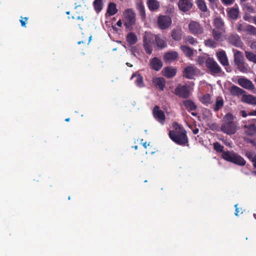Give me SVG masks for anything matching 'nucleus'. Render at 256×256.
I'll return each instance as SVG.
<instances>
[{
	"mask_svg": "<svg viewBox=\"0 0 256 256\" xmlns=\"http://www.w3.org/2000/svg\"><path fill=\"white\" fill-rule=\"evenodd\" d=\"M152 114L156 120L161 124H164L166 120V116L164 112L160 109L158 106H156L154 107Z\"/></svg>",
	"mask_w": 256,
	"mask_h": 256,
	"instance_id": "obj_13",
	"label": "nucleus"
},
{
	"mask_svg": "<svg viewBox=\"0 0 256 256\" xmlns=\"http://www.w3.org/2000/svg\"><path fill=\"white\" fill-rule=\"evenodd\" d=\"M172 126L174 130H170L168 132L170 138L180 146H188V138L184 128L177 122H173Z\"/></svg>",
	"mask_w": 256,
	"mask_h": 256,
	"instance_id": "obj_1",
	"label": "nucleus"
},
{
	"mask_svg": "<svg viewBox=\"0 0 256 256\" xmlns=\"http://www.w3.org/2000/svg\"><path fill=\"white\" fill-rule=\"evenodd\" d=\"M204 44L206 46L214 48L216 46L217 42L212 39H208L204 41Z\"/></svg>",
	"mask_w": 256,
	"mask_h": 256,
	"instance_id": "obj_41",
	"label": "nucleus"
},
{
	"mask_svg": "<svg viewBox=\"0 0 256 256\" xmlns=\"http://www.w3.org/2000/svg\"><path fill=\"white\" fill-rule=\"evenodd\" d=\"M183 104L188 112L195 110L197 108L196 104L191 100L183 101Z\"/></svg>",
	"mask_w": 256,
	"mask_h": 256,
	"instance_id": "obj_29",
	"label": "nucleus"
},
{
	"mask_svg": "<svg viewBox=\"0 0 256 256\" xmlns=\"http://www.w3.org/2000/svg\"><path fill=\"white\" fill-rule=\"evenodd\" d=\"M149 66L152 70L158 72L162 68L163 63L160 58L154 57L150 60Z\"/></svg>",
	"mask_w": 256,
	"mask_h": 256,
	"instance_id": "obj_12",
	"label": "nucleus"
},
{
	"mask_svg": "<svg viewBox=\"0 0 256 256\" xmlns=\"http://www.w3.org/2000/svg\"><path fill=\"white\" fill-rule=\"evenodd\" d=\"M246 156L252 162L254 170L252 171V174L256 176V154L253 152H248L246 153Z\"/></svg>",
	"mask_w": 256,
	"mask_h": 256,
	"instance_id": "obj_23",
	"label": "nucleus"
},
{
	"mask_svg": "<svg viewBox=\"0 0 256 256\" xmlns=\"http://www.w3.org/2000/svg\"><path fill=\"white\" fill-rule=\"evenodd\" d=\"M253 22L254 23V24L256 25V16H254L253 18Z\"/></svg>",
	"mask_w": 256,
	"mask_h": 256,
	"instance_id": "obj_58",
	"label": "nucleus"
},
{
	"mask_svg": "<svg viewBox=\"0 0 256 256\" xmlns=\"http://www.w3.org/2000/svg\"><path fill=\"white\" fill-rule=\"evenodd\" d=\"M242 100L248 104L256 105V97L251 94H244L242 98Z\"/></svg>",
	"mask_w": 256,
	"mask_h": 256,
	"instance_id": "obj_24",
	"label": "nucleus"
},
{
	"mask_svg": "<svg viewBox=\"0 0 256 256\" xmlns=\"http://www.w3.org/2000/svg\"><path fill=\"white\" fill-rule=\"evenodd\" d=\"M155 43L154 36L150 34L145 35L143 38V46L146 52L150 54L152 52V45Z\"/></svg>",
	"mask_w": 256,
	"mask_h": 256,
	"instance_id": "obj_7",
	"label": "nucleus"
},
{
	"mask_svg": "<svg viewBox=\"0 0 256 256\" xmlns=\"http://www.w3.org/2000/svg\"><path fill=\"white\" fill-rule=\"evenodd\" d=\"M178 4L179 9L184 12L189 11L193 6L190 0H180Z\"/></svg>",
	"mask_w": 256,
	"mask_h": 256,
	"instance_id": "obj_14",
	"label": "nucleus"
},
{
	"mask_svg": "<svg viewBox=\"0 0 256 256\" xmlns=\"http://www.w3.org/2000/svg\"><path fill=\"white\" fill-rule=\"evenodd\" d=\"M136 8L138 10L140 16L141 18L144 20L146 18V14L145 8L142 2H140L136 4Z\"/></svg>",
	"mask_w": 256,
	"mask_h": 256,
	"instance_id": "obj_33",
	"label": "nucleus"
},
{
	"mask_svg": "<svg viewBox=\"0 0 256 256\" xmlns=\"http://www.w3.org/2000/svg\"><path fill=\"white\" fill-rule=\"evenodd\" d=\"M182 34L180 28H174L171 32V36L174 40L178 41L182 39Z\"/></svg>",
	"mask_w": 256,
	"mask_h": 256,
	"instance_id": "obj_26",
	"label": "nucleus"
},
{
	"mask_svg": "<svg viewBox=\"0 0 256 256\" xmlns=\"http://www.w3.org/2000/svg\"><path fill=\"white\" fill-rule=\"evenodd\" d=\"M228 41L236 47H240L242 44L240 38L238 34H232L229 36Z\"/></svg>",
	"mask_w": 256,
	"mask_h": 256,
	"instance_id": "obj_21",
	"label": "nucleus"
},
{
	"mask_svg": "<svg viewBox=\"0 0 256 256\" xmlns=\"http://www.w3.org/2000/svg\"><path fill=\"white\" fill-rule=\"evenodd\" d=\"M136 14L131 8L126 10L124 12V26L128 28L136 24Z\"/></svg>",
	"mask_w": 256,
	"mask_h": 256,
	"instance_id": "obj_5",
	"label": "nucleus"
},
{
	"mask_svg": "<svg viewBox=\"0 0 256 256\" xmlns=\"http://www.w3.org/2000/svg\"><path fill=\"white\" fill-rule=\"evenodd\" d=\"M199 132V129L198 128H196L192 130L193 134H197Z\"/></svg>",
	"mask_w": 256,
	"mask_h": 256,
	"instance_id": "obj_54",
	"label": "nucleus"
},
{
	"mask_svg": "<svg viewBox=\"0 0 256 256\" xmlns=\"http://www.w3.org/2000/svg\"><path fill=\"white\" fill-rule=\"evenodd\" d=\"M222 3L226 6H230L232 4L234 0H221Z\"/></svg>",
	"mask_w": 256,
	"mask_h": 256,
	"instance_id": "obj_49",
	"label": "nucleus"
},
{
	"mask_svg": "<svg viewBox=\"0 0 256 256\" xmlns=\"http://www.w3.org/2000/svg\"><path fill=\"white\" fill-rule=\"evenodd\" d=\"M245 54L246 58L250 62L252 61L256 54L250 52H246Z\"/></svg>",
	"mask_w": 256,
	"mask_h": 256,
	"instance_id": "obj_46",
	"label": "nucleus"
},
{
	"mask_svg": "<svg viewBox=\"0 0 256 256\" xmlns=\"http://www.w3.org/2000/svg\"><path fill=\"white\" fill-rule=\"evenodd\" d=\"M248 116H256V110L253 112H250Z\"/></svg>",
	"mask_w": 256,
	"mask_h": 256,
	"instance_id": "obj_55",
	"label": "nucleus"
},
{
	"mask_svg": "<svg viewBox=\"0 0 256 256\" xmlns=\"http://www.w3.org/2000/svg\"><path fill=\"white\" fill-rule=\"evenodd\" d=\"M174 94L180 98H188L190 96V88L186 84H178L174 89Z\"/></svg>",
	"mask_w": 256,
	"mask_h": 256,
	"instance_id": "obj_10",
	"label": "nucleus"
},
{
	"mask_svg": "<svg viewBox=\"0 0 256 256\" xmlns=\"http://www.w3.org/2000/svg\"><path fill=\"white\" fill-rule=\"evenodd\" d=\"M248 24L246 23H238L237 24V30L239 32H246L247 26Z\"/></svg>",
	"mask_w": 256,
	"mask_h": 256,
	"instance_id": "obj_40",
	"label": "nucleus"
},
{
	"mask_svg": "<svg viewBox=\"0 0 256 256\" xmlns=\"http://www.w3.org/2000/svg\"><path fill=\"white\" fill-rule=\"evenodd\" d=\"M152 83L160 91H163L166 86V81L164 78L156 77L153 78Z\"/></svg>",
	"mask_w": 256,
	"mask_h": 256,
	"instance_id": "obj_18",
	"label": "nucleus"
},
{
	"mask_svg": "<svg viewBox=\"0 0 256 256\" xmlns=\"http://www.w3.org/2000/svg\"><path fill=\"white\" fill-rule=\"evenodd\" d=\"M251 48L256 52V40L253 42L251 44Z\"/></svg>",
	"mask_w": 256,
	"mask_h": 256,
	"instance_id": "obj_50",
	"label": "nucleus"
},
{
	"mask_svg": "<svg viewBox=\"0 0 256 256\" xmlns=\"http://www.w3.org/2000/svg\"><path fill=\"white\" fill-rule=\"evenodd\" d=\"M214 148L218 152H222L223 154V152H224V146L221 145L218 142H216L214 144Z\"/></svg>",
	"mask_w": 256,
	"mask_h": 256,
	"instance_id": "obj_42",
	"label": "nucleus"
},
{
	"mask_svg": "<svg viewBox=\"0 0 256 256\" xmlns=\"http://www.w3.org/2000/svg\"><path fill=\"white\" fill-rule=\"evenodd\" d=\"M210 4H215L218 1V0H208Z\"/></svg>",
	"mask_w": 256,
	"mask_h": 256,
	"instance_id": "obj_57",
	"label": "nucleus"
},
{
	"mask_svg": "<svg viewBox=\"0 0 256 256\" xmlns=\"http://www.w3.org/2000/svg\"><path fill=\"white\" fill-rule=\"evenodd\" d=\"M126 65L128 66H130V67L132 66V65L128 62L126 63Z\"/></svg>",
	"mask_w": 256,
	"mask_h": 256,
	"instance_id": "obj_61",
	"label": "nucleus"
},
{
	"mask_svg": "<svg viewBox=\"0 0 256 256\" xmlns=\"http://www.w3.org/2000/svg\"><path fill=\"white\" fill-rule=\"evenodd\" d=\"M238 9L235 8H232L228 11V16L233 20H236L238 18Z\"/></svg>",
	"mask_w": 256,
	"mask_h": 256,
	"instance_id": "obj_35",
	"label": "nucleus"
},
{
	"mask_svg": "<svg viewBox=\"0 0 256 256\" xmlns=\"http://www.w3.org/2000/svg\"><path fill=\"white\" fill-rule=\"evenodd\" d=\"M143 146H144L146 148V142H144V144H143Z\"/></svg>",
	"mask_w": 256,
	"mask_h": 256,
	"instance_id": "obj_64",
	"label": "nucleus"
},
{
	"mask_svg": "<svg viewBox=\"0 0 256 256\" xmlns=\"http://www.w3.org/2000/svg\"><path fill=\"white\" fill-rule=\"evenodd\" d=\"M21 19L20 20V22L21 24V26L22 27H26V22L28 21V17L23 18L22 16L20 17Z\"/></svg>",
	"mask_w": 256,
	"mask_h": 256,
	"instance_id": "obj_47",
	"label": "nucleus"
},
{
	"mask_svg": "<svg viewBox=\"0 0 256 256\" xmlns=\"http://www.w3.org/2000/svg\"><path fill=\"white\" fill-rule=\"evenodd\" d=\"M70 118H66L65 120V121H66V122H69V121H70Z\"/></svg>",
	"mask_w": 256,
	"mask_h": 256,
	"instance_id": "obj_62",
	"label": "nucleus"
},
{
	"mask_svg": "<svg viewBox=\"0 0 256 256\" xmlns=\"http://www.w3.org/2000/svg\"><path fill=\"white\" fill-rule=\"evenodd\" d=\"M213 24L214 28L212 30V36L214 40L218 41L225 32L224 23L221 18L217 17L214 20Z\"/></svg>",
	"mask_w": 256,
	"mask_h": 256,
	"instance_id": "obj_4",
	"label": "nucleus"
},
{
	"mask_svg": "<svg viewBox=\"0 0 256 256\" xmlns=\"http://www.w3.org/2000/svg\"><path fill=\"white\" fill-rule=\"evenodd\" d=\"M220 129L223 132L231 135L236 132V126L235 122H223Z\"/></svg>",
	"mask_w": 256,
	"mask_h": 256,
	"instance_id": "obj_11",
	"label": "nucleus"
},
{
	"mask_svg": "<svg viewBox=\"0 0 256 256\" xmlns=\"http://www.w3.org/2000/svg\"><path fill=\"white\" fill-rule=\"evenodd\" d=\"M246 32L250 35L256 36V28L252 25L248 24L247 26Z\"/></svg>",
	"mask_w": 256,
	"mask_h": 256,
	"instance_id": "obj_43",
	"label": "nucleus"
},
{
	"mask_svg": "<svg viewBox=\"0 0 256 256\" xmlns=\"http://www.w3.org/2000/svg\"><path fill=\"white\" fill-rule=\"evenodd\" d=\"M163 76L165 77L170 78L174 77L176 74V68L172 66L165 67L162 70Z\"/></svg>",
	"mask_w": 256,
	"mask_h": 256,
	"instance_id": "obj_19",
	"label": "nucleus"
},
{
	"mask_svg": "<svg viewBox=\"0 0 256 256\" xmlns=\"http://www.w3.org/2000/svg\"><path fill=\"white\" fill-rule=\"evenodd\" d=\"M180 49L184 54L188 57H190L194 54L193 50L189 46H180Z\"/></svg>",
	"mask_w": 256,
	"mask_h": 256,
	"instance_id": "obj_37",
	"label": "nucleus"
},
{
	"mask_svg": "<svg viewBox=\"0 0 256 256\" xmlns=\"http://www.w3.org/2000/svg\"><path fill=\"white\" fill-rule=\"evenodd\" d=\"M196 4L198 8L203 12H206L208 10L206 3L204 0H197Z\"/></svg>",
	"mask_w": 256,
	"mask_h": 256,
	"instance_id": "obj_38",
	"label": "nucleus"
},
{
	"mask_svg": "<svg viewBox=\"0 0 256 256\" xmlns=\"http://www.w3.org/2000/svg\"><path fill=\"white\" fill-rule=\"evenodd\" d=\"M92 5L94 10L98 14L103 8L104 3L102 0H94Z\"/></svg>",
	"mask_w": 256,
	"mask_h": 256,
	"instance_id": "obj_31",
	"label": "nucleus"
},
{
	"mask_svg": "<svg viewBox=\"0 0 256 256\" xmlns=\"http://www.w3.org/2000/svg\"><path fill=\"white\" fill-rule=\"evenodd\" d=\"M184 76L188 79H192L195 74L194 68L191 66L186 67L184 72Z\"/></svg>",
	"mask_w": 256,
	"mask_h": 256,
	"instance_id": "obj_28",
	"label": "nucleus"
},
{
	"mask_svg": "<svg viewBox=\"0 0 256 256\" xmlns=\"http://www.w3.org/2000/svg\"><path fill=\"white\" fill-rule=\"evenodd\" d=\"M218 60L224 66H228L229 62L225 51L222 50L216 53Z\"/></svg>",
	"mask_w": 256,
	"mask_h": 256,
	"instance_id": "obj_20",
	"label": "nucleus"
},
{
	"mask_svg": "<svg viewBox=\"0 0 256 256\" xmlns=\"http://www.w3.org/2000/svg\"><path fill=\"white\" fill-rule=\"evenodd\" d=\"M82 43H84V42L83 41H80L78 42V44H82Z\"/></svg>",
	"mask_w": 256,
	"mask_h": 256,
	"instance_id": "obj_63",
	"label": "nucleus"
},
{
	"mask_svg": "<svg viewBox=\"0 0 256 256\" xmlns=\"http://www.w3.org/2000/svg\"><path fill=\"white\" fill-rule=\"evenodd\" d=\"M178 56V52L172 50L166 52L164 55L163 59L166 62H170L176 60Z\"/></svg>",
	"mask_w": 256,
	"mask_h": 256,
	"instance_id": "obj_16",
	"label": "nucleus"
},
{
	"mask_svg": "<svg viewBox=\"0 0 256 256\" xmlns=\"http://www.w3.org/2000/svg\"><path fill=\"white\" fill-rule=\"evenodd\" d=\"M210 96L209 94H206L203 96L201 98V102L204 104H208L210 103Z\"/></svg>",
	"mask_w": 256,
	"mask_h": 256,
	"instance_id": "obj_44",
	"label": "nucleus"
},
{
	"mask_svg": "<svg viewBox=\"0 0 256 256\" xmlns=\"http://www.w3.org/2000/svg\"><path fill=\"white\" fill-rule=\"evenodd\" d=\"M154 40L158 47L164 48L167 46V44L164 38L160 37L158 35H155Z\"/></svg>",
	"mask_w": 256,
	"mask_h": 256,
	"instance_id": "obj_27",
	"label": "nucleus"
},
{
	"mask_svg": "<svg viewBox=\"0 0 256 256\" xmlns=\"http://www.w3.org/2000/svg\"><path fill=\"white\" fill-rule=\"evenodd\" d=\"M234 62L237 68L241 72H246L248 70L247 66L244 63V58L242 53L237 50L234 54Z\"/></svg>",
	"mask_w": 256,
	"mask_h": 256,
	"instance_id": "obj_6",
	"label": "nucleus"
},
{
	"mask_svg": "<svg viewBox=\"0 0 256 256\" xmlns=\"http://www.w3.org/2000/svg\"><path fill=\"white\" fill-rule=\"evenodd\" d=\"M188 29L192 34L197 36H202L204 32L202 26L199 22L193 20L189 23Z\"/></svg>",
	"mask_w": 256,
	"mask_h": 256,
	"instance_id": "obj_9",
	"label": "nucleus"
},
{
	"mask_svg": "<svg viewBox=\"0 0 256 256\" xmlns=\"http://www.w3.org/2000/svg\"><path fill=\"white\" fill-rule=\"evenodd\" d=\"M116 25L119 26V27H121L122 26V22L121 21V20H119L117 22H116Z\"/></svg>",
	"mask_w": 256,
	"mask_h": 256,
	"instance_id": "obj_56",
	"label": "nucleus"
},
{
	"mask_svg": "<svg viewBox=\"0 0 256 256\" xmlns=\"http://www.w3.org/2000/svg\"><path fill=\"white\" fill-rule=\"evenodd\" d=\"M172 24V18L168 15H160L157 20L158 28L162 30L168 28Z\"/></svg>",
	"mask_w": 256,
	"mask_h": 256,
	"instance_id": "obj_8",
	"label": "nucleus"
},
{
	"mask_svg": "<svg viewBox=\"0 0 256 256\" xmlns=\"http://www.w3.org/2000/svg\"><path fill=\"white\" fill-rule=\"evenodd\" d=\"M252 62L256 64V54L255 57L254 58V60H252Z\"/></svg>",
	"mask_w": 256,
	"mask_h": 256,
	"instance_id": "obj_59",
	"label": "nucleus"
},
{
	"mask_svg": "<svg viewBox=\"0 0 256 256\" xmlns=\"http://www.w3.org/2000/svg\"><path fill=\"white\" fill-rule=\"evenodd\" d=\"M234 116L230 112L227 113L223 118V122H234Z\"/></svg>",
	"mask_w": 256,
	"mask_h": 256,
	"instance_id": "obj_39",
	"label": "nucleus"
},
{
	"mask_svg": "<svg viewBox=\"0 0 256 256\" xmlns=\"http://www.w3.org/2000/svg\"><path fill=\"white\" fill-rule=\"evenodd\" d=\"M198 62L200 64H204L205 66L212 74H219L222 71L220 66L212 58L200 57Z\"/></svg>",
	"mask_w": 256,
	"mask_h": 256,
	"instance_id": "obj_2",
	"label": "nucleus"
},
{
	"mask_svg": "<svg viewBox=\"0 0 256 256\" xmlns=\"http://www.w3.org/2000/svg\"><path fill=\"white\" fill-rule=\"evenodd\" d=\"M222 158L225 160L232 162L236 164L244 166L246 162L240 156L234 152V151H226L222 154Z\"/></svg>",
	"mask_w": 256,
	"mask_h": 256,
	"instance_id": "obj_3",
	"label": "nucleus"
},
{
	"mask_svg": "<svg viewBox=\"0 0 256 256\" xmlns=\"http://www.w3.org/2000/svg\"><path fill=\"white\" fill-rule=\"evenodd\" d=\"M134 78H136L135 82L138 86L140 88H142L144 86V82H143V78L140 74H132V75L131 77V79H132Z\"/></svg>",
	"mask_w": 256,
	"mask_h": 256,
	"instance_id": "obj_34",
	"label": "nucleus"
},
{
	"mask_svg": "<svg viewBox=\"0 0 256 256\" xmlns=\"http://www.w3.org/2000/svg\"><path fill=\"white\" fill-rule=\"evenodd\" d=\"M186 41L187 43H188L189 44H192V45H195L197 44V40L196 38H194L192 36H187L186 38Z\"/></svg>",
	"mask_w": 256,
	"mask_h": 256,
	"instance_id": "obj_45",
	"label": "nucleus"
},
{
	"mask_svg": "<svg viewBox=\"0 0 256 256\" xmlns=\"http://www.w3.org/2000/svg\"><path fill=\"white\" fill-rule=\"evenodd\" d=\"M224 104V101L222 97H218L216 102L215 105L214 107V112L218 111L220 108H222Z\"/></svg>",
	"mask_w": 256,
	"mask_h": 256,
	"instance_id": "obj_36",
	"label": "nucleus"
},
{
	"mask_svg": "<svg viewBox=\"0 0 256 256\" xmlns=\"http://www.w3.org/2000/svg\"><path fill=\"white\" fill-rule=\"evenodd\" d=\"M238 82L240 86L248 90H253L254 89V86L252 82L247 78H240L238 79Z\"/></svg>",
	"mask_w": 256,
	"mask_h": 256,
	"instance_id": "obj_17",
	"label": "nucleus"
},
{
	"mask_svg": "<svg viewBox=\"0 0 256 256\" xmlns=\"http://www.w3.org/2000/svg\"><path fill=\"white\" fill-rule=\"evenodd\" d=\"M148 6L151 12L157 10L160 7V2L158 0H148Z\"/></svg>",
	"mask_w": 256,
	"mask_h": 256,
	"instance_id": "obj_25",
	"label": "nucleus"
},
{
	"mask_svg": "<svg viewBox=\"0 0 256 256\" xmlns=\"http://www.w3.org/2000/svg\"><path fill=\"white\" fill-rule=\"evenodd\" d=\"M71 18L72 19L76 18L78 20H80L82 22H83L84 20V18L82 15L74 14V16H72Z\"/></svg>",
	"mask_w": 256,
	"mask_h": 256,
	"instance_id": "obj_48",
	"label": "nucleus"
},
{
	"mask_svg": "<svg viewBox=\"0 0 256 256\" xmlns=\"http://www.w3.org/2000/svg\"><path fill=\"white\" fill-rule=\"evenodd\" d=\"M240 114L242 117L246 118L247 116L248 115V114H247L245 110H242L240 112Z\"/></svg>",
	"mask_w": 256,
	"mask_h": 256,
	"instance_id": "obj_51",
	"label": "nucleus"
},
{
	"mask_svg": "<svg viewBox=\"0 0 256 256\" xmlns=\"http://www.w3.org/2000/svg\"><path fill=\"white\" fill-rule=\"evenodd\" d=\"M250 142L252 144H255V142L253 140H250Z\"/></svg>",
	"mask_w": 256,
	"mask_h": 256,
	"instance_id": "obj_60",
	"label": "nucleus"
},
{
	"mask_svg": "<svg viewBox=\"0 0 256 256\" xmlns=\"http://www.w3.org/2000/svg\"><path fill=\"white\" fill-rule=\"evenodd\" d=\"M244 128L246 129V134L252 136L256 134V119H252L250 123L248 124H245Z\"/></svg>",
	"mask_w": 256,
	"mask_h": 256,
	"instance_id": "obj_15",
	"label": "nucleus"
},
{
	"mask_svg": "<svg viewBox=\"0 0 256 256\" xmlns=\"http://www.w3.org/2000/svg\"><path fill=\"white\" fill-rule=\"evenodd\" d=\"M118 12L116 4L114 2H110L108 6L107 13L110 16H112L116 14Z\"/></svg>",
	"mask_w": 256,
	"mask_h": 256,
	"instance_id": "obj_32",
	"label": "nucleus"
},
{
	"mask_svg": "<svg viewBox=\"0 0 256 256\" xmlns=\"http://www.w3.org/2000/svg\"><path fill=\"white\" fill-rule=\"evenodd\" d=\"M230 92L232 96H243L245 93V91L236 86L232 85L230 89Z\"/></svg>",
	"mask_w": 256,
	"mask_h": 256,
	"instance_id": "obj_22",
	"label": "nucleus"
},
{
	"mask_svg": "<svg viewBox=\"0 0 256 256\" xmlns=\"http://www.w3.org/2000/svg\"><path fill=\"white\" fill-rule=\"evenodd\" d=\"M126 40L130 45H133L137 42L138 38L136 34L134 32H131L126 36Z\"/></svg>",
	"mask_w": 256,
	"mask_h": 256,
	"instance_id": "obj_30",
	"label": "nucleus"
},
{
	"mask_svg": "<svg viewBox=\"0 0 256 256\" xmlns=\"http://www.w3.org/2000/svg\"><path fill=\"white\" fill-rule=\"evenodd\" d=\"M238 204H236L234 206L236 208V212H235V215L238 216V214L240 212V210H239L238 208H237Z\"/></svg>",
	"mask_w": 256,
	"mask_h": 256,
	"instance_id": "obj_53",
	"label": "nucleus"
},
{
	"mask_svg": "<svg viewBox=\"0 0 256 256\" xmlns=\"http://www.w3.org/2000/svg\"><path fill=\"white\" fill-rule=\"evenodd\" d=\"M210 128L212 130H214L216 128V124L215 123L212 124L210 126Z\"/></svg>",
	"mask_w": 256,
	"mask_h": 256,
	"instance_id": "obj_52",
	"label": "nucleus"
}]
</instances>
